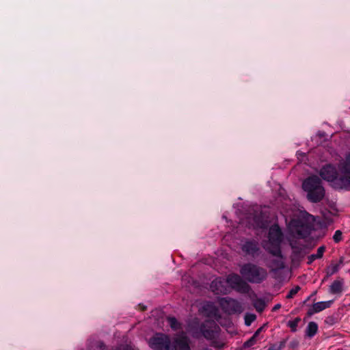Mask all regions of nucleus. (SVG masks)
<instances>
[{"label": "nucleus", "instance_id": "1", "mask_svg": "<svg viewBox=\"0 0 350 350\" xmlns=\"http://www.w3.org/2000/svg\"><path fill=\"white\" fill-rule=\"evenodd\" d=\"M187 330L193 338L204 337L210 341V345L216 350L223 349L226 345V342L217 339L221 328L213 320L205 319L201 322L198 318H194L188 323Z\"/></svg>", "mask_w": 350, "mask_h": 350}, {"label": "nucleus", "instance_id": "2", "mask_svg": "<svg viewBox=\"0 0 350 350\" xmlns=\"http://www.w3.org/2000/svg\"><path fill=\"white\" fill-rule=\"evenodd\" d=\"M340 176L332 165H327L322 168L320 174L321 177L330 182L336 189H350V153L345 160L340 165Z\"/></svg>", "mask_w": 350, "mask_h": 350}, {"label": "nucleus", "instance_id": "3", "mask_svg": "<svg viewBox=\"0 0 350 350\" xmlns=\"http://www.w3.org/2000/svg\"><path fill=\"white\" fill-rule=\"evenodd\" d=\"M302 187L307 192L308 199L311 202H319L324 197V189L321 180L317 176H311L306 179L302 184Z\"/></svg>", "mask_w": 350, "mask_h": 350}, {"label": "nucleus", "instance_id": "4", "mask_svg": "<svg viewBox=\"0 0 350 350\" xmlns=\"http://www.w3.org/2000/svg\"><path fill=\"white\" fill-rule=\"evenodd\" d=\"M297 217L290 221L288 228L293 234L303 236L310 228V223L314 221V217L304 211H299Z\"/></svg>", "mask_w": 350, "mask_h": 350}, {"label": "nucleus", "instance_id": "5", "mask_svg": "<svg viewBox=\"0 0 350 350\" xmlns=\"http://www.w3.org/2000/svg\"><path fill=\"white\" fill-rule=\"evenodd\" d=\"M241 273L251 283L259 284L267 278V271L256 264H243L241 268Z\"/></svg>", "mask_w": 350, "mask_h": 350}, {"label": "nucleus", "instance_id": "6", "mask_svg": "<svg viewBox=\"0 0 350 350\" xmlns=\"http://www.w3.org/2000/svg\"><path fill=\"white\" fill-rule=\"evenodd\" d=\"M282 237V234L278 226H271L269 231L268 239L264 243V247L273 255L278 256L280 254V245Z\"/></svg>", "mask_w": 350, "mask_h": 350}, {"label": "nucleus", "instance_id": "7", "mask_svg": "<svg viewBox=\"0 0 350 350\" xmlns=\"http://www.w3.org/2000/svg\"><path fill=\"white\" fill-rule=\"evenodd\" d=\"M226 283L236 291L247 293L251 289L250 286L237 273H230L227 276Z\"/></svg>", "mask_w": 350, "mask_h": 350}, {"label": "nucleus", "instance_id": "8", "mask_svg": "<svg viewBox=\"0 0 350 350\" xmlns=\"http://www.w3.org/2000/svg\"><path fill=\"white\" fill-rule=\"evenodd\" d=\"M219 305L222 310L228 314L241 313L243 311L241 304L237 299L229 297L221 298Z\"/></svg>", "mask_w": 350, "mask_h": 350}, {"label": "nucleus", "instance_id": "9", "mask_svg": "<svg viewBox=\"0 0 350 350\" xmlns=\"http://www.w3.org/2000/svg\"><path fill=\"white\" fill-rule=\"evenodd\" d=\"M170 345L169 337L164 334H160L151 339V346L156 350H169Z\"/></svg>", "mask_w": 350, "mask_h": 350}, {"label": "nucleus", "instance_id": "10", "mask_svg": "<svg viewBox=\"0 0 350 350\" xmlns=\"http://www.w3.org/2000/svg\"><path fill=\"white\" fill-rule=\"evenodd\" d=\"M334 300H329L327 301H319L313 304L307 311V317H310L315 313L320 312L325 309L330 308Z\"/></svg>", "mask_w": 350, "mask_h": 350}, {"label": "nucleus", "instance_id": "11", "mask_svg": "<svg viewBox=\"0 0 350 350\" xmlns=\"http://www.w3.org/2000/svg\"><path fill=\"white\" fill-rule=\"evenodd\" d=\"M173 347L175 350H191L188 338L184 334L174 339Z\"/></svg>", "mask_w": 350, "mask_h": 350}, {"label": "nucleus", "instance_id": "12", "mask_svg": "<svg viewBox=\"0 0 350 350\" xmlns=\"http://www.w3.org/2000/svg\"><path fill=\"white\" fill-rule=\"evenodd\" d=\"M226 282V281L224 282L221 278H216L212 281L211 284V291L216 295L226 294L227 288L225 285Z\"/></svg>", "mask_w": 350, "mask_h": 350}, {"label": "nucleus", "instance_id": "13", "mask_svg": "<svg viewBox=\"0 0 350 350\" xmlns=\"http://www.w3.org/2000/svg\"><path fill=\"white\" fill-rule=\"evenodd\" d=\"M203 310L206 312L207 317H214L216 320L221 318V315L218 312V309L213 303H208L203 306Z\"/></svg>", "mask_w": 350, "mask_h": 350}, {"label": "nucleus", "instance_id": "14", "mask_svg": "<svg viewBox=\"0 0 350 350\" xmlns=\"http://www.w3.org/2000/svg\"><path fill=\"white\" fill-rule=\"evenodd\" d=\"M277 265H279L277 267L273 268L272 266H270V267L272 268L273 278L275 280L280 282V281L284 280L285 278V275L284 273L285 272L284 269L286 268V266H285V264H277Z\"/></svg>", "mask_w": 350, "mask_h": 350}, {"label": "nucleus", "instance_id": "15", "mask_svg": "<svg viewBox=\"0 0 350 350\" xmlns=\"http://www.w3.org/2000/svg\"><path fill=\"white\" fill-rule=\"evenodd\" d=\"M343 279L334 280L329 286V292L332 294H340L343 290Z\"/></svg>", "mask_w": 350, "mask_h": 350}, {"label": "nucleus", "instance_id": "16", "mask_svg": "<svg viewBox=\"0 0 350 350\" xmlns=\"http://www.w3.org/2000/svg\"><path fill=\"white\" fill-rule=\"evenodd\" d=\"M318 332V325L314 321L308 323L305 331V335L309 338H312Z\"/></svg>", "mask_w": 350, "mask_h": 350}, {"label": "nucleus", "instance_id": "17", "mask_svg": "<svg viewBox=\"0 0 350 350\" xmlns=\"http://www.w3.org/2000/svg\"><path fill=\"white\" fill-rule=\"evenodd\" d=\"M242 250L246 254L254 255L256 250V245L254 243L247 242L243 245Z\"/></svg>", "mask_w": 350, "mask_h": 350}, {"label": "nucleus", "instance_id": "18", "mask_svg": "<svg viewBox=\"0 0 350 350\" xmlns=\"http://www.w3.org/2000/svg\"><path fill=\"white\" fill-rule=\"evenodd\" d=\"M167 321L170 326V327L174 330L177 331L182 328L181 323L177 320V319L174 317H168L167 318Z\"/></svg>", "mask_w": 350, "mask_h": 350}, {"label": "nucleus", "instance_id": "19", "mask_svg": "<svg viewBox=\"0 0 350 350\" xmlns=\"http://www.w3.org/2000/svg\"><path fill=\"white\" fill-rule=\"evenodd\" d=\"M339 265L340 264H334L333 265L327 266L325 268V277L324 280L328 278L331 275H334V273H337L339 271Z\"/></svg>", "mask_w": 350, "mask_h": 350}, {"label": "nucleus", "instance_id": "20", "mask_svg": "<svg viewBox=\"0 0 350 350\" xmlns=\"http://www.w3.org/2000/svg\"><path fill=\"white\" fill-rule=\"evenodd\" d=\"M301 321L300 317H296L292 321H288L287 322V326L291 329L292 332H295L297 330V326L299 323Z\"/></svg>", "mask_w": 350, "mask_h": 350}, {"label": "nucleus", "instance_id": "21", "mask_svg": "<svg viewBox=\"0 0 350 350\" xmlns=\"http://www.w3.org/2000/svg\"><path fill=\"white\" fill-rule=\"evenodd\" d=\"M254 306L257 312H261L265 310L266 304L263 299H257L254 303Z\"/></svg>", "mask_w": 350, "mask_h": 350}, {"label": "nucleus", "instance_id": "22", "mask_svg": "<svg viewBox=\"0 0 350 350\" xmlns=\"http://www.w3.org/2000/svg\"><path fill=\"white\" fill-rule=\"evenodd\" d=\"M338 321V318L336 314H332L327 317L324 321L325 325L328 326H332L335 325Z\"/></svg>", "mask_w": 350, "mask_h": 350}, {"label": "nucleus", "instance_id": "23", "mask_svg": "<svg viewBox=\"0 0 350 350\" xmlns=\"http://www.w3.org/2000/svg\"><path fill=\"white\" fill-rule=\"evenodd\" d=\"M257 342V338L254 337L253 335L251 338H250L247 340L243 342L241 349H246L254 346Z\"/></svg>", "mask_w": 350, "mask_h": 350}, {"label": "nucleus", "instance_id": "24", "mask_svg": "<svg viewBox=\"0 0 350 350\" xmlns=\"http://www.w3.org/2000/svg\"><path fill=\"white\" fill-rule=\"evenodd\" d=\"M324 250L325 248L323 247H320L315 254L308 256V260L312 262L321 258L323 254Z\"/></svg>", "mask_w": 350, "mask_h": 350}, {"label": "nucleus", "instance_id": "25", "mask_svg": "<svg viewBox=\"0 0 350 350\" xmlns=\"http://www.w3.org/2000/svg\"><path fill=\"white\" fill-rule=\"evenodd\" d=\"M301 287L298 285L292 288L286 296V299H292L300 291Z\"/></svg>", "mask_w": 350, "mask_h": 350}, {"label": "nucleus", "instance_id": "26", "mask_svg": "<svg viewBox=\"0 0 350 350\" xmlns=\"http://www.w3.org/2000/svg\"><path fill=\"white\" fill-rule=\"evenodd\" d=\"M256 319L255 314H247L245 317V323L246 325H250L252 321Z\"/></svg>", "mask_w": 350, "mask_h": 350}, {"label": "nucleus", "instance_id": "27", "mask_svg": "<svg viewBox=\"0 0 350 350\" xmlns=\"http://www.w3.org/2000/svg\"><path fill=\"white\" fill-rule=\"evenodd\" d=\"M333 239L336 242H339L342 239L341 232L340 230L336 231L333 237Z\"/></svg>", "mask_w": 350, "mask_h": 350}, {"label": "nucleus", "instance_id": "28", "mask_svg": "<svg viewBox=\"0 0 350 350\" xmlns=\"http://www.w3.org/2000/svg\"><path fill=\"white\" fill-rule=\"evenodd\" d=\"M288 340V337L282 340L281 341H280V342L278 344V347L280 350H282V349H284L286 346V342L287 340Z\"/></svg>", "mask_w": 350, "mask_h": 350}, {"label": "nucleus", "instance_id": "29", "mask_svg": "<svg viewBox=\"0 0 350 350\" xmlns=\"http://www.w3.org/2000/svg\"><path fill=\"white\" fill-rule=\"evenodd\" d=\"M267 350H280L277 343L270 344Z\"/></svg>", "mask_w": 350, "mask_h": 350}, {"label": "nucleus", "instance_id": "30", "mask_svg": "<svg viewBox=\"0 0 350 350\" xmlns=\"http://www.w3.org/2000/svg\"><path fill=\"white\" fill-rule=\"evenodd\" d=\"M265 325H263L262 326L260 327L253 334L254 337L258 338L260 332L264 329Z\"/></svg>", "mask_w": 350, "mask_h": 350}, {"label": "nucleus", "instance_id": "31", "mask_svg": "<svg viewBox=\"0 0 350 350\" xmlns=\"http://www.w3.org/2000/svg\"><path fill=\"white\" fill-rule=\"evenodd\" d=\"M280 308H281V304H277L273 307L272 311H276L277 310L280 309Z\"/></svg>", "mask_w": 350, "mask_h": 350}, {"label": "nucleus", "instance_id": "32", "mask_svg": "<svg viewBox=\"0 0 350 350\" xmlns=\"http://www.w3.org/2000/svg\"><path fill=\"white\" fill-rule=\"evenodd\" d=\"M117 350H133L130 346L126 345L123 347L122 348H120Z\"/></svg>", "mask_w": 350, "mask_h": 350}, {"label": "nucleus", "instance_id": "33", "mask_svg": "<svg viewBox=\"0 0 350 350\" xmlns=\"http://www.w3.org/2000/svg\"><path fill=\"white\" fill-rule=\"evenodd\" d=\"M297 345V342H291V346L292 347H295Z\"/></svg>", "mask_w": 350, "mask_h": 350}, {"label": "nucleus", "instance_id": "34", "mask_svg": "<svg viewBox=\"0 0 350 350\" xmlns=\"http://www.w3.org/2000/svg\"><path fill=\"white\" fill-rule=\"evenodd\" d=\"M291 265H292L291 268H297V266H295L296 264H291ZM297 265H298L299 264H297Z\"/></svg>", "mask_w": 350, "mask_h": 350}, {"label": "nucleus", "instance_id": "35", "mask_svg": "<svg viewBox=\"0 0 350 350\" xmlns=\"http://www.w3.org/2000/svg\"><path fill=\"white\" fill-rule=\"evenodd\" d=\"M310 299V296H309L304 301V303L305 304L306 301H308L309 299Z\"/></svg>", "mask_w": 350, "mask_h": 350}, {"label": "nucleus", "instance_id": "36", "mask_svg": "<svg viewBox=\"0 0 350 350\" xmlns=\"http://www.w3.org/2000/svg\"><path fill=\"white\" fill-rule=\"evenodd\" d=\"M204 350H211V349H209L208 348H205Z\"/></svg>", "mask_w": 350, "mask_h": 350}]
</instances>
